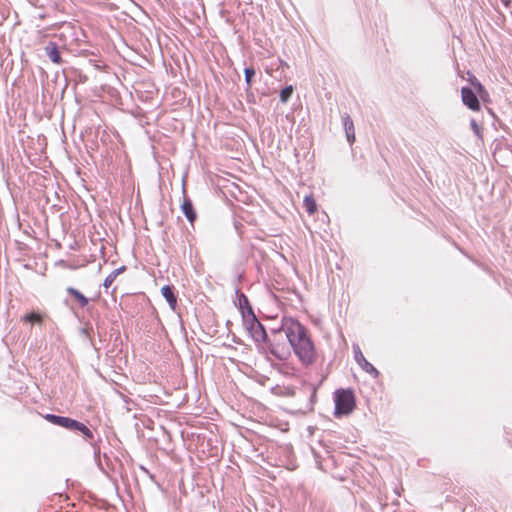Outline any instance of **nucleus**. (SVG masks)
Returning a JSON list of instances; mask_svg holds the SVG:
<instances>
[{"mask_svg":"<svg viewBox=\"0 0 512 512\" xmlns=\"http://www.w3.org/2000/svg\"><path fill=\"white\" fill-rule=\"evenodd\" d=\"M470 126H471L474 134L480 138L481 137V127L478 125V123L474 119H472L470 122Z\"/></svg>","mask_w":512,"mask_h":512,"instance_id":"nucleus-20","label":"nucleus"},{"mask_svg":"<svg viewBox=\"0 0 512 512\" xmlns=\"http://www.w3.org/2000/svg\"><path fill=\"white\" fill-rule=\"evenodd\" d=\"M44 418L54 425H58L69 430L80 431L87 440H92L94 438L93 432L86 425L77 420L54 414H46Z\"/></svg>","mask_w":512,"mask_h":512,"instance_id":"nucleus-3","label":"nucleus"},{"mask_svg":"<svg viewBox=\"0 0 512 512\" xmlns=\"http://www.w3.org/2000/svg\"><path fill=\"white\" fill-rule=\"evenodd\" d=\"M247 328L256 342H262L266 339V332L262 324L257 320L253 313L252 307H248L247 319H245Z\"/></svg>","mask_w":512,"mask_h":512,"instance_id":"nucleus-5","label":"nucleus"},{"mask_svg":"<svg viewBox=\"0 0 512 512\" xmlns=\"http://www.w3.org/2000/svg\"><path fill=\"white\" fill-rule=\"evenodd\" d=\"M255 76V70L253 68H246L245 69V80L248 85V87H251L252 84V78Z\"/></svg>","mask_w":512,"mask_h":512,"instance_id":"nucleus-19","label":"nucleus"},{"mask_svg":"<svg viewBox=\"0 0 512 512\" xmlns=\"http://www.w3.org/2000/svg\"><path fill=\"white\" fill-rule=\"evenodd\" d=\"M292 93H293V87L292 86H287L284 89H282L281 92H280V100H281V102H283V103L287 102L288 99L291 97Z\"/></svg>","mask_w":512,"mask_h":512,"instance_id":"nucleus-18","label":"nucleus"},{"mask_svg":"<svg viewBox=\"0 0 512 512\" xmlns=\"http://www.w3.org/2000/svg\"><path fill=\"white\" fill-rule=\"evenodd\" d=\"M461 98L462 102L465 106H467L472 111L480 110V101L478 99L477 94L471 87H462L461 88Z\"/></svg>","mask_w":512,"mask_h":512,"instance_id":"nucleus-6","label":"nucleus"},{"mask_svg":"<svg viewBox=\"0 0 512 512\" xmlns=\"http://www.w3.org/2000/svg\"><path fill=\"white\" fill-rule=\"evenodd\" d=\"M343 125L348 142L353 144L355 142V127L349 115L343 117Z\"/></svg>","mask_w":512,"mask_h":512,"instance_id":"nucleus-9","label":"nucleus"},{"mask_svg":"<svg viewBox=\"0 0 512 512\" xmlns=\"http://www.w3.org/2000/svg\"><path fill=\"white\" fill-rule=\"evenodd\" d=\"M282 329L300 361L305 365L312 364L317 354L305 327L293 318H284Z\"/></svg>","mask_w":512,"mask_h":512,"instance_id":"nucleus-1","label":"nucleus"},{"mask_svg":"<svg viewBox=\"0 0 512 512\" xmlns=\"http://www.w3.org/2000/svg\"><path fill=\"white\" fill-rule=\"evenodd\" d=\"M181 210L184 213V215L186 216V218L188 219V221L193 224L194 221L196 220L197 215H196V212L194 210L191 200L186 196L185 190H184V200L181 205Z\"/></svg>","mask_w":512,"mask_h":512,"instance_id":"nucleus-7","label":"nucleus"},{"mask_svg":"<svg viewBox=\"0 0 512 512\" xmlns=\"http://www.w3.org/2000/svg\"><path fill=\"white\" fill-rule=\"evenodd\" d=\"M303 207L306 212L310 215L314 214L317 211V204L312 195L305 196L303 200Z\"/></svg>","mask_w":512,"mask_h":512,"instance_id":"nucleus-13","label":"nucleus"},{"mask_svg":"<svg viewBox=\"0 0 512 512\" xmlns=\"http://www.w3.org/2000/svg\"><path fill=\"white\" fill-rule=\"evenodd\" d=\"M505 5H508L510 0H501Z\"/></svg>","mask_w":512,"mask_h":512,"instance_id":"nucleus-22","label":"nucleus"},{"mask_svg":"<svg viewBox=\"0 0 512 512\" xmlns=\"http://www.w3.org/2000/svg\"><path fill=\"white\" fill-rule=\"evenodd\" d=\"M336 417L349 415L356 406L355 395L350 389H339L334 394Z\"/></svg>","mask_w":512,"mask_h":512,"instance_id":"nucleus-2","label":"nucleus"},{"mask_svg":"<svg viewBox=\"0 0 512 512\" xmlns=\"http://www.w3.org/2000/svg\"><path fill=\"white\" fill-rule=\"evenodd\" d=\"M467 75H468V81L470 82V84L472 86L471 88L475 91L476 94H479V93L483 92L484 89H486L480 83V81L469 71L467 72Z\"/></svg>","mask_w":512,"mask_h":512,"instance_id":"nucleus-15","label":"nucleus"},{"mask_svg":"<svg viewBox=\"0 0 512 512\" xmlns=\"http://www.w3.org/2000/svg\"><path fill=\"white\" fill-rule=\"evenodd\" d=\"M126 270V266H121L112 271L104 280L103 286L108 289L111 287L115 279Z\"/></svg>","mask_w":512,"mask_h":512,"instance_id":"nucleus-12","label":"nucleus"},{"mask_svg":"<svg viewBox=\"0 0 512 512\" xmlns=\"http://www.w3.org/2000/svg\"><path fill=\"white\" fill-rule=\"evenodd\" d=\"M357 360L358 362L360 363V365L362 366V368L370 373V374H373L375 377H377L379 375V372L377 371V369L371 364L369 363L364 357L362 354H360V358L357 357Z\"/></svg>","mask_w":512,"mask_h":512,"instance_id":"nucleus-14","label":"nucleus"},{"mask_svg":"<svg viewBox=\"0 0 512 512\" xmlns=\"http://www.w3.org/2000/svg\"><path fill=\"white\" fill-rule=\"evenodd\" d=\"M239 307L241 309V313L244 319H247L248 315V307H251L248 301V298L244 294H240L238 296Z\"/></svg>","mask_w":512,"mask_h":512,"instance_id":"nucleus-17","label":"nucleus"},{"mask_svg":"<svg viewBox=\"0 0 512 512\" xmlns=\"http://www.w3.org/2000/svg\"><path fill=\"white\" fill-rule=\"evenodd\" d=\"M291 345L286 337L280 331L273 334L270 340V352L278 359H287L291 354Z\"/></svg>","mask_w":512,"mask_h":512,"instance_id":"nucleus-4","label":"nucleus"},{"mask_svg":"<svg viewBox=\"0 0 512 512\" xmlns=\"http://www.w3.org/2000/svg\"><path fill=\"white\" fill-rule=\"evenodd\" d=\"M22 321L41 325L43 322V316L37 312H32L23 316Z\"/></svg>","mask_w":512,"mask_h":512,"instance_id":"nucleus-16","label":"nucleus"},{"mask_svg":"<svg viewBox=\"0 0 512 512\" xmlns=\"http://www.w3.org/2000/svg\"><path fill=\"white\" fill-rule=\"evenodd\" d=\"M161 293H162L163 297L167 300V302H168L169 306L171 307V309L174 310L176 308V305H177V298L174 295L173 287L169 286V285H166V286L162 287Z\"/></svg>","mask_w":512,"mask_h":512,"instance_id":"nucleus-11","label":"nucleus"},{"mask_svg":"<svg viewBox=\"0 0 512 512\" xmlns=\"http://www.w3.org/2000/svg\"><path fill=\"white\" fill-rule=\"evenodd\" d=\"M478 96V99L482 100L483 102H488L489 101V93L486 89L483 90V92L477 94Z\"/></svg>","mask_w":512,"mask_h":512,"instance_id":"nucleus-21","label":"nucleus"},{"mask_svg":"<svg viewBox=\"0 0 512 512\" xmlns=\"http://www.w3.org/2000/svg\"><path fill=\"white\" fill-rule=\"evenodd\" d=\"M45 52L51 61L55 64H61L62 58L55 42H49L45 47Z\"/></svg>","mask_w":512,"mask_h":512,"instance_id":"nucleus-8","label":"nucleus"},{"mask_svg":"<svg viewBox=\"0 0 512 512\" xmlns=\"http://www.w3.org/2000/svg\"><path fill=\"white\" fill-rule=\"evenodd\" d=\"M67 293L71 295L74 300L79 304L80 307L84 308L89 304V300L86 296H84L79 290L68 287L66 289Z\"/></svg>","mask_w":512,"mask_h":512,"instance_id":"nucleus-10","label":"nucleus"}]
</instances>
